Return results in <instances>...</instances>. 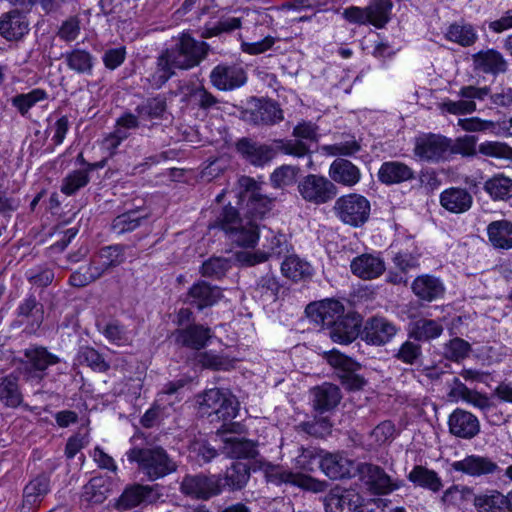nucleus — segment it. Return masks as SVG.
Wrapping results in <instances>:
<instances>
[{"instance_id":"1","label":"nucleus","mask_w":512,"mask_h":512,"mask_svg":"<svg viewBox=\"0 0 512 512\" xmlns=\"http://www.w3.org/2000/svg\"><path fill=\"white\" fill-rule=\"evenodd\" d=\"M201 398L200 412L210 418L211 422H223L222 429L218 431V434L244 433L243 425L231 422L239 412V402L230 391L219 388L209 389L203 393Z\"/></svg>"},{"instance_id":"2","label":"nucleus","mask_w":512,"mask_h":512,"mask_svg":"<svg viewBox=\"0 0 512 512\" xmlns=\"http://www.w3.org/2000/svg\"><path fill=\"white\" fill-rule=\"evenodd\" d=\"M236 148L246 162L256 167L270 163L278 152L299 158L309 154V148L304 142L284 139L275 140L274 145H268L242 138L237 142Z\"/></svg>"},{"instance_id":"3","label":"nucleus","mask_w":512,"mask_h":512,"mask_svg":"<svg viewBox=\"0 0 512 512\" xmlns=\"http://www.w3.org/2000/svg\"><path fill=\"white\" fill-rule=\"evenodd\" d=\"M461 98L458 101L448 100L443 103V108L450 114H471L477 110L476 102L485 100L488 96L493 105L509 107L512 105V89L504 88L499 93L491 94L489 86L477 87L474 85L462 86L458 91Z\"/></svg>"},{"instance_id":"4","label":"nucleus","mask_w":512,"mask_h":512,"mask_svg":"<svg viewBox=\"0 0 512 512\" xmlns=\"http://www.w3.org/2000/svg\"><path fill=\"white\" fill-rule=\"evenodd\" d=\"M22 354L17 370L25 382L33 385L41 384L48 375V369L62 362L58 355L42 345L31 344Z\"/></svg>"},{"instance_id":"5","label":"nucleus","mask_w":512,"mask_h":512,"mask_svg":"<svg viewBox=\"0 0 512 512\" xmlns=\"http://www.w3.org/2000/svg\"><path fill=\"white\" fill-rule=\"evenodd\" d=\"M126 456L130 463H137L138 470L150 481L163 478L177 468L173 459L160 446L134 447L126 452Z\"/></svg>"},{"instance_id":"6","label":"nucleus","mask_w":512,"mask_h":512,"mask_svg":"<svg viewBox=\"0 0 512 512\" xmlns=\"http://www.w3.org/2000/svg\"><path fill=\"white\" fill-rule=\"evenodd\" d=\"M209 228H220L232 242L242 247H254L261 233L258 226L251 221L244 225L238 210L231 205L221 209L214 222L209 224Z\"/></svg>"},{"instance_id":"7","label":"nucleus","mask_w":512,"mask_h":512,"mask_svg":"<svg viewBox=\"0 0 512 512\" xmlns=\"http://www.w3.org/2000/svg\"><path fill=\"white\" fill-rule=\"evenodd\" d=\"M177 69L188 70L200 64L208 54L209 45L195 40L189 33H182L174 45L166 48Z\"/></svg>"},{"instance_id":"8","label":"nucleus","mask_w":512,"mask_h":512,"mask_svg":"<svg viewBox=\"0 0 512 512\" xmlns=\"http://www.w3.org/2000/svg\"><path fill=\"white\" fill-rule=\"evenodd\" d=\"M256 468L264 472L265 479L268 483L280 486L282 484H290L304 490L318 492L322 490V483L308 475L302 473H294L284 469L279 465H274L266 460H256Z\"/></svg>"},{"instance_id":"9","label":"nucleus","mask_w":512,"mask_h":512,"mask_svg":"<svg viewBox=\"0 0 512 512\" xmlns=\"http://www.w3.org/2000/svg\"><path fill=\"white\" fill-rule=\"evenodd\" d=\"M335 215L346 225L361 227L370 216L369 200L357 193H350L339 197L333 207Z\"/></svg>"},{"instance_id":"10","label":"nucleus","mask_w":512,"mask_h":512,"mask_svg":"<svg viewBox=\"0 0 512 512\" xmlns=\"http://www.w3.org/2000/svg\"><path fill=\"white\" fill-rule=\"evenodd\" d=\"M303 200L314 205H322L333 200L338 194L337 186L327 177L318 174L305 176L298 184Z\"/></svg>"},{"instance_id":"11","label":"nucleus","mask_w":512,"mask_h":512,"mask_svg":"<svg viewBox=\"0 0 512 512\" xmlns=\"http://www.w3.org/2000/svg\"><path fill=\"white\" fill-rule=\"evenodd\" d=\"M356 475L368 490L376 495H387L400 488V484L393 482L382 467L373 463H357Z\"/></svg>"},{"instance_id":"12","label":"nucleus","mask_w":512,"mask_h":512,"mask_svg":"<svg viewBox=\"0 0 512 512\" xmlns=\"http://www.w3.org/2000/svg\"><path fill=\"white\" fill-rule=\"evenodd\" d=\"M241 119L251 125H275L283 120V111L272 100L252 98L241 111Z\"/></svg>"},{"instance_id":"13","label":"nucleus","mask_w":512,"mask_h":512,"mask_svg":"<svg viewBox=\"0 0 512 512\" xmlns=\"http://www.w3.org/2000/svg\"><path fill=\"white\" fill-rule=\"evenodd\" d=\"M240 198L246 202L248 212L255 217H262L272 209L274 198L262 192V186L249 176H242L239 181Z\"/></svg>"},{"instance_id":"14","label":"nucleus","mask_w":512,"mask_h":512,"mask_svg":"<svg viewBox=\"0 0 512 512\" xmlns=\"http://www.w3.org/2000/svg\"><path fill=\"white\" fill-rule=\"evenodd\" d=\"M451 150V139L439 134H423L416 138L414 154L427 162H439Z\"/></svg>"},{"instance_id":"15","label":"nucleus","mask_w":512,"mask_h":512,"mask_svg":"<svg viewBox=\"0 0 512 512\" xmlns=\"http://www.w3.org/2000/svg\"><path fill=\"white\" fill-rule=\"evenodd\" d=\"M220 486V479L216 475L188 474L180 483V491L191 498L208 500L220 494Z\"/></svg>"},{"instance_id":"16","label":"nucleus","mask_w":512,"mask_h":512,"mask_svg":"<svg viewBox=\"0 0 512 512\" xmlns=\"http://www.w3.org/2000/svg\"><path fill=\"white\" fill-rule=\"evenodd\" d=\"M223 297L222 290L205 280H198L183 296V303L195 308L197 311H204L216 305Z\"/></svg>"},{"instance_id":"17","label":"nucleus","mask_w":512,"mask_h":512,"mask_svg":"<svg viewBox=\"0 0 512 512\" xmlns=\"http://www.w3.org/2000/svg\"><path fill=\"white\" fill-rule=\"evenodd\" d=\"M400 328L382 316L368 318L362 331V339L369 345L384 346L390 343Z\"/></svg>"},{"instance_id":"18","label":"nucleus","mask_w":512,"mask_h":512,"mask_svg":"<svg viewBox=\"0 0 512 512\" xmlns=\"http://www.w3.org/2000/svg\"><path fill=\"white\" fill-rule=\"evenodd\" d=\"M344 305L335 299H324L318 302H313L307 305L305 312L307 317L323 331L329 328L332 324L346 316L344 314Z\"/></svg>"},{"instance_id":"19","label":"nucleus","mask_w":512,"mask_h":512,"mask_svg":"<svg viewBox=\"0 0 512 512\" xmlns=\"http://www.w3.org/2000/svg\"><path fill=\"white\" fill-rule=\"evenodd\" d=\"M450 466L451 471L473 478L499 474L502 471L490 457L477 454L466 455L462 460L452 462Z\"/></svg>"},{"instance_id":"20","label":"nucleus","mask_w":512,"mask_h":512,"mask_svg":"<svg viewBox=\"0 0 512 512\" xmlns=\"http://www.w3.org/2000/svg\"><path fill=\"white\" fill-rule=\"evenodd\" d=\"M362 502L356 489L336 486L326 495L324 506L326 512H355Z\"/></svg>"},{"instance_id":"21","label":"nucleus","mask_w":512,"mask_h":512,"mask_svg":"<svg viewBox=\"0 0 512 512\" xmlns=\"http://www.w3.org/2000/svg\"><path fill=\"white\" fill-rule=\"evenodd\" d=\"M328 361L332 366L340 370L338 376L341 384L346 389L357 391L361 390L365 386L366 380L364 377L356 373L360 368V365L357 362L338 352H332L328 357Z\"/></svg>"},{"instance_id":"22","label":"nucleus","mask_w":512,"mask_h":512,"mask_svg":"<svg viewBox=\"0 0 512 512\" xmlns=\"http://www.w3.org/2000/svg\"><path fill=\"white\" fill-rule=\"evenodd\" d=\"M210 81L218 90L231 91L246 83L247 74L239 65L218 64L210 73Z\"/></svg>"},{"instance_id":"23","label":"nucleus","mask_w":512,"mask_h":512,"mask_svg":"<svg viewBox=\"0 0 512 512\" xmlns=\"http://www.w3.org/2000/svg\"><path fill=\"white\" fill-rule=\"evenodd\" d=\"M322 472L331 480L352 478L357 463L342 453H325L317 461Z\"/></svg>"},{"instance_id":"24","label":"nucleus","mask_w":512,"mask_h":512,"mask_svg":"<svg viewBox=\"0 0 512 512\" xmlns=\"http://www.w3.org/2000/svg\"><path fill=\"white\" fill-rule=\"evenodd\" d=\"M157 493L148 485L134 484L126 487L117 498L114 508L118 511H127L142 504L156 502Z\"/></svg>"},{"instance_id":"25","label":"nucleus","mask_w":512,"mask_h":512,"mask_svg":"<svg viewBox=\"0 0 512 512\" xmlns=\"http://www.w3.org/2000/svg\"><path fill=\"white\" fill-rule=\"evenodd\" d=\"M449 432L458 438L471 440L480 433L478 418L469 411L456 408L448 418Z\"/></svg>"},{"instance_id":"26","label":"nucleus","mask_w":512,"mask_h":512,"mask_svg":"<svg viewBox=\"0 0 512 512\" xmlns=\"http://www.w3.org/2000/svg\"><path fill=\"white\" fill-rule=\"evenodd\" d=\"M472 65L475 72L497 77L508 70V62L503 54L496 49L480 50L472 55Z\"/></svg>"},{"instance_id":"27","label":"nucleus","mask_w":512,"mask_h":512,"mask_svg":"<svg viewBox=\"0 0 512 512\" xmlns=\"http://www.w3.org/2000/svg\"><path fill=\"white\" fill-rule=\"evenodd\" d=\"M26 11L12 9L0 16V36L7 41H19L29 32Z\"/></svg>"},{"instance_id":"28","label":"nucleus","mask_w":512,"mask_h":512,"mask_svg":"<svg viewBox=\"0 0 512 512\" xmlns=\"http://www.w3.org/2000/svg\"><path fill=\"white\" fill-rule=\"evenodd\" d=\"M360 327L361 319L358 315L346 314V316L340 317L338 321L324 332L333 342L347 345L358 337Z\"/></svg>"},{"instance_id":"29","label":"nucleus","mask_w":512,"mask_h":512,"mask_svg":"<svg viewBox=\"0 0 512 512\" xmlns=\"http://www.w3.org/2000/svg\"><path fill=\"white\" fill-rule=\"evenodd\" d=\"M172 336L177 345L193 350L204 348L212 337L209 327L201 324H190L185 328L176 329Z\"/></svg>"},{"instance_id":"30","label":"nucleus","mask_w":512,"mask_h":512,"mask_svg":"<svg viewBox=\"0 0 512 512\" xmlns=\"http://www.w3.org/2000/svg\"><path fill=\"white\" fill-rule=\"evenodd\" d=\"M476 512H512V502L509 495H504L496 489H488L473 497Z\"/></svg>"},{"instance_id":"31","label":"nucleus","mask_w":512,"mask_h":512,"mask_svg":"<svg viewBox=\"0 0 512 512\" xmlns=\"http://www.w3.org/2000/svg\"><path fill=\"white\" fill-rule=\"evenodd\" d=\"M15 314L22 324L38 329L44 320V305L35 293L30 292L19 302Z\"/></svg>"},{"instance_id":"32","label":"nucleus","mask_w":512,"mask_h":512,"mask_svg":"<svg viewBox=\"0 0 512 512\" xmlns=\"http://www.w3.org/2000/svg\"><path fill=\"white\" fill-rule=\"evenodd\" d=\"M350 270L363 280H372L381 276L386 267L383 258L379 255L364 253L351 261Z\"/></svg>"},{"instance_id":"33","label":"nucleus","mask_w":512,"mask_h":512,"mask_svg":"<svg viewBox=\"0 0 512 512\" xmlns=\"http://www.w3.org/2000/svg\"><path fill=\"white\" fill-rule=\"evenodd\" d=\"M443 332L442 322L436 319L421 317L410 321L407 326V336L419 343L431 342L439 338Z\"/></svg>"},{"instance_id":"34","label":"nucleus","mask_w":512,"mask_h":512,"mask_svg":"<svg viewBox=\"0 0 512 512\" xmlns=\"http://www.w3.org/2000/svg\"><path fill=\"white\" fill-rule=\"evenodd\" d=\"M231 432L222 435V452L233 459H256L259 455L256 442L240 438L237 436H228Z\"/></svg>"},{"instance_id":"35","label":"nucleus","mask_w":512,"mask_h":512,"mask_svg":"<svg viewBox=\"0 0 512 512\" xmlns=\"http://www.w3.org/2000/svg\"><path fill=\"white\" fill-rule=\"evenodd\" d=\"M411 289L418 299L426 302L435 301L445 293V286L440 278L430 274L417 276L411 284Z\"/></svg>"},{"instance_id":"36","label":"nucleus","mask_w":512,"mask_h":512,"mask_svg":"<svg viewBox=\"0 0 512 512\" xmlns=\"http://www.w3.org/2000/svg\"><path fill=\"white\" fill-rule=\"evenodd\" d=\"M377 177L382 184L391 186L415 179V172L403 162L386 161L381 164Z\"/></svg>"},{"instance_id":"37","label":"nucleus","mask_w":512,"mask_h":512,"mask_svg":"<svg viewBox=\"0 0 512 512\" xmlns=\"http://www.w3.org/2000/svg\"><path fill=\"white\" fill-rule=\"evenodd\" d=\"M330 180L347 187L355 186L361 179L360 169L350 160L336 158L329 167Z\"/></svg>"},{"instance_id":"38","label":"nucleus","mask_w":512,"mask_h":512,"mask_svg":"<svg viewBox=\"0 0 512 512\" xmlns=\"http://www.w3.org/2000/svg\"><path fill=\"white\" fill-rule=\"evenodd\" d=\"M311 393L313 408L320 414L335 409L342 399L339 387L327 382L313 388Z\"/></svg>"},{"instance_id":"39","label":"nucleus","mask_w":512,"mask_h":512,"mask_svg":"<svg viewBox=\"0 0 512 512\" xmlns=\"http://www.w3.org/2000/svg\"><path fill=\"white\" fill-rule=\"evenodd\" d=\"M473 203V197L465 188L451 187L440 194V204L447 211L455 214L467 212Z\"/></svg>"},{"instance_id":"40","label":"nucleus","mask_w":512,"mask_h":512,"mask_svg":"<svg viewBox=\"0 0 512 512\" xmlns=\"http://www.w3.org/2000/svg\"><path fill=\"white\" fill-rule=\"evenodd\" d=\"M182 102L190 103L193 107L207 111L219 103V100L203 85L187 83L181 88Z\"/></svg>"},{"instance_id":"41","label":"nucleus","mask_w":512,"mask_h":512,"mask_svg":"<svg viewBox=\"0 0 512 512\" xmlns=\"http://www.w3.org/2000/svg\"><path fill=\"white\" fill-rule=\"evenodd\" d=\"M217 476L220 479V493L225 489L229 491L241 490L250 478V467L242 462H233L223 474Z\"/></svg>"},{"instance_id":"42","label":"nucleus","mask_w":512,"mask_h":512,"mask_svg":"<svg viewBox=\"0 0 512 512\" xmlns=\"http://www.w3.org/2000/svg\"><path fill=\"white\" fill-rule=\"evenodd\" d=\"M451 396L460 397L463 401L478 408L485 415L491 410L495 409L494 404L490 401L486 394L479 393L478 391L468 388L459 378H453V387L450 391Z\"/></svg>"},{"instance_id":"43","label":"nucleus","mask_w":512,"mask_h":512,"mask_svg":"<svg viewBox=\"0 0 512 512\" xmlns=\"http://www.w3.org/2000/svg\"><path fill=\"white\" fill-rule=\"evenodd\" d=\"M61 57L71 71L82 75H92L96 57L90 51L74 47L63 53Z\"/></svg>"},{"instance_id":"44","label":"nucleus","mask_w":512,"mask_h":512,"mask_svg":"<svg viewBox=\"0 0 512 512\" xmlns=\"http://www.w3.org/2000/svg\"><path fill=\"white\" fill-rule=\"evenodd\" d=\"M487 236L494 249H512V222L505 219L492 221L487 226Z\"/></svg>"},{"instance_id":"45","label":"nucleus","mask_w":512,"mask_h":512,"mask_svg":"<svg viewBox=\"0 0 512 512\" xmlns=\"http://www.w3.org/2000/svg\"><path fill=\"white\" fill-rule=\"evenodd\" d=\"M0 402L6 408H17L22 404L19 376L15 373L0 378Z\"/></svg>"},{"instance_id":"46","label":"nucleus","mask_w":512,"mask_h":512,"mask_svg":"<svg viewBox=\"0 0 512 512\" xmlns=\"http://www.w3.org/2000/svg\"><path fill=\"white\" fill-rule=\"evenodd\" d=\"M407 479L415 486L433 493H437L443 488V482L438 473L422 465H415L409 472Z\"/></svg>"},{"instance_id":"47","label":"nucleus","mask_w":512,"mask_h":512,"mask_svg":"<svg viewBox=\"0 0 512 512\" xmlns=\"http://www.w3.org/2000/svg\"><path fill=\"white\" fill-rule=\"evenodd\" d=\"M148 217L140 209H130L117 215L111 222L110 230L116 235L133 232L140 227L143 220Z\"/></svg>"},{"instance_id":"48","label":"nucleus","mask_w":512,"mask_h":512,"mask_svg":"<svg viewBox=\"0 0 512 512\" xmlns=\"http://www.w3.org/2000/svg\"><path fill=\"white\" fill-rule=\"evenodd\" d=\"M476 495L474 489L470 486L453 484L443 492L440 501L443 506H452L461 509L465 507L468 502H473V497Z\"/></svg>"},{"instance_id":"49","label":"nucleus","mask_w":512,"mask_h":512,"mask_svg":"<svg viewBox=\"0 0 512 512\" xmlns=\"http://www.w3.org/2000/svg\"><path fill=\"white\" fill-rule=\"evenodd\" d=\"M263 237V251L270 257H280L289 251V244L285 234L275 232L270 228L263 227L261 231Z\"/></svg>"},{"instance_id":"50","label":"nucleus","mask_w":512,"mask_h":512,"mask_svg":"<svg viewBox=\"0 0 512 512\" xmlns=\"http://www.w3.org/2000/svg\"><path fill=\"white\" fill-rule=\"evenodd\" d=\"M483 189L494 201H508L512 198V179L495 174L485 181Z\"/></svg>"},{"instance_id":"51","label":"nucleus","mask_w":512,"mask_h":512,"mask_svg":"<svg viewBox=\"0 0 512 512\" xmlns=\"http://www.w3.org/2000/svg\"><path fill=\"white\" fill-rule=\"evenodd\" d=\"M392 356L396 361L405 365L418 366L423 360L422 345L417 340H413V338L407 336V339L399 348L394 350Z\"/></svg>"},{"instance_id":"52","label":"nucleus","mask_w":512,"mask_h":512,"mask_svg":"<svg viewBox=\"0 0 512 512\" xmlns=\"http://www.w3.org/2000/svg\"><path fill=\"white\" fill-rule=\"evenodd\" d=\"M447 40L463 47H470L478 40V34L470 23L455 22L449 25L445 33Z\"/></svg>"},{"instance_id":"53","label":"nucleus","mask_w":512,"mask_h":512,"mask_svg":"<svg viewBox=\"0 0 512 512\" xmlns=\"http://www.w3.org/2000/svg\"><path fill=\"white\" fill-rule=\"evenodd\" d=\"M283 275L295 282L312 275L311 265L296 255L285 258L281 264Z\"/></svg>"},{"instance_id":"54","label":"nucleus","mask_w":512,"mask_h":512,"mask_svg":"<svg viewBox=\"0 0 512 512\" xmlns=\"http://www.w3.org/2000/svg\"><path fill=\"white\" fill-rule=\"evenodd\" d=\"M50 490V479L41 474L32 479L24 488L23 503L32 506L43 499Z\"/></svg>"},{"instance_id":"55","label":"nucleus","mask_w":512,"mask_h":512,"mask_svg":"<svg viewBox=\"0 0 512 512\" xmlns=\"http://www.w3.org/2000/svg\"><path fill=\"white\" fill-rule=\"evenodd\" d=\"M366 8L370 24L378 29H382L390 21L393 3L391 0H375Z\"/></svg>"},{"instance_id":"56","label":"nucleus","mask_w":512,"mask_h":512,"mask_svg":"<svg viewBox=\"0 0 512 512\" xmlns=\"http://www.w3.org/2000/svg\"><path fill=\"white\" fill-rule=\"evenodd\" d=\"M76 360L80 365H86L96 372H106L110 369V364L102 354L91 346H81L77 352Z\"/></svg>"},{"instance_id":"57","label":"nucleus","mask_w":512,"mask_h":512,"mask_svg":"<svg viewBox=\"0 0 512 512\" xmlns=\"http://www.w3.org/2000/svg\"><path fill=\"white\" fill-rule=\"evenodd\" d=\"M111 489V481L102 476L93 477L84 486V496L92 503H102Z\"/></svg>"},{"instance_id":"58","label":"nucleus","mask_w":512,"mask_h":512,"mask_svg":"<svg viewBox=\"0 0 512 512\" xmlns=\"http://www.w3.org/2000/svg\"><path fill=\"white\" fill-rule=\"evenodd\" d=\"M167 109L166 99L157 95L152 98H148L145 102L141 103L135 108V112L138 114L140 119H160Z\"/></svg>"},{"instance_id":"59","label":"nucleus","mask_w":512,"mask_h":512,"mask_svg":"<svg viewBox=\"0 0 512 512\" xmlns=\"http://www.w3.org/2000/svg\"><path fill=\"white\" fill-rule=\"evenodd\" d=\"M47 97L48 95L45 90L35 88L28 93L15 95L12 97L11 103L22 116H25L33 106L40 101L46 100Z\"/></svg>"},{"instance_id":"60","label":"nucleus","mask_w":512,"mask_h":512,"mask_svg":"<svg viewBox=\"0 0 512 512\" xmlns=\"http://www.w3.org/2000/svg\"><path fill=\"white\" fill-rule=\"evenodd\" d=\"M90 182L87 170L78 169L69 172L62 180L60 190L67 196L76 194Z\"/></svg>"},{"instance_id":"61","label":"nucleus","mask_w":512,"mask_h":512,"mask_svg":"<svg viewBox=\"0 0 512 512\" xmlns=\"http://www.w3.org/2000/svg\"><path fill=\"white\" fill-rule=\"evenodd\" d=\"M300 172V168L294 165H281L270 175V182L274 188L282 189L293 185Z\"/></svg>"},{"instance_id":"62","label":"nucleus","mask_w":512,"mask_h":512,"mask_svg":"<svg viewBox=\"0 0 512 512\" xmlns=\"http://www.w3.org/2000/svg\"><path fill=\"white\" fill-rule=\"evenodd\" d=\"M280 289L281 285L277 277L272 273H267L258 279L254 292L260 298L275 301L278 298Z\"/></svg>"},{"instance_id":"63","label":"nucleus","mask_w":512,"mask_h":512,"mask_svg":"<svg viewBox=\"0 0 512 512\" xmlns=\"http://www.w3.org/2000/svg\"><path fill=\"white\" fill-rule=\"evenodd\" d=\"M471 345L464 339L455 337L443 346V356L450 361L460 362L468 357Z\"/></svg>"},{"instance_id":"64","label":"nucleus","mask_w":512,"mask_h":512,"mask_svg":"<svg viewBox=\"0 0 512 512\" xmlns=\"http://www.w3.org/2000/svg\"><path fill=\"white\" fill-rule=\"evenodd\" d=\"M231 268V263L224 257H211L204 261L200 273L203 277L221 279Z\"/></svg>"}]
</instances>
